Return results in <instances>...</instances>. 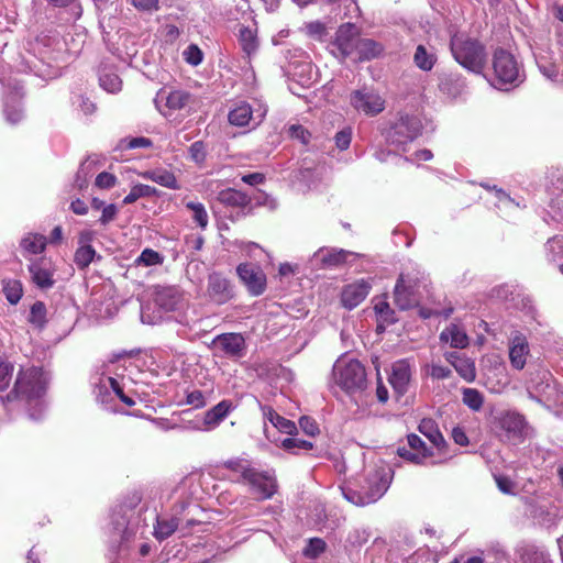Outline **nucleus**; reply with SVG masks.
<instances>
[{"label": "nucleus", "mask_w": 563, "mask_h": 563, "mask_svg": "<svg viewBox=\"0 0 563 563\" xmlns=\"http://www.w3.org/2000/svg\"><path fill=\"white\" fill-rule=\"evenodd\" d=\"M450 51L454 60L464 69L481 75L487 64L486 46L465 32L450 31Z\"/></svg>", "instance_id": "f257e3e1"}, {"label": "nucleus", "mask_w": 563, "mask_h": 563, "mask_svg": "<svg viewBox=\"0 0 563 563\" xmlns=\"http://www.w3.org/2000/svg\"><path fill=\"white\" fill-rule=\"evenodd\" d=\"M428 291V283L420 271L401 273L394 289V300L401 310H407L419 303L423 292Z\"/></svg>", "instance_id": "f03ea898"}, {"label": "nucleus", "mask_w": 563, "mask_h": 563, "mask_svg": "<svg viewBox=\"0 0 563 563\" xmlns=\"http://www.w3.org/2000/svg\"><path fill=\"white\" fill-rule=\"evenodd\" d=\"M46 385L47 379L41 368L30 367L21 369L14 388L8 394L7 399H23L30 405L35 401L36 406H41L40 399L45 393Z\"/></svg>", "instance_id": "7ed1b4c3"}, {"label": "nucleus", "mask_w": 563, "mask_h": 563, "mask_svg": "<svg viewBox=\"0 0 563 563\" xmlns=\"http://www.w3.org/2000/svg\"><path fill=\"white\" fill-rule=\"evenodd\" d=\"M332 378L334 383L349 394L366 388L367 378L363 364L355 360L342 356L333 365Z\"/></svg>", "instance_id": "20e7f679"}, {"label": "nucleus", "mask_w": 563, "mask_h": 563, "mask_svg": "<svg viewBox=\"0 0 563 563\" xmlns=\"http://www.w3.org/2000/svg\"><path fill=\"white\" fill-rule=\"evenodd\" d=\"M493 69V85L499 89H507V86L517 87L525 80V74L515 56L504 48L494 52Z\"/></svg>", "instance_id": "39448f33"}, {"label": "nucleus", "mask_w": 563, "mask_h": 563, "mask_svg": "<svg viewBox=\"0 0 563 563\" xmlns=\"http://www.w3.org/2000/svg\"><path fill=\"white\" fill-rule=\"evenodd\" d=\"M422 122L417 115L400 114L395 122L385 130L384 136L388 144L404 147L413 142L422 133Z\"/></svg>", "instance_id": "423d86ee"}, {"label": "nucleus", "mask_w": 563, "mask_h": 563, "mask_svg": "<svg viewBox=\"0 0 563 563\" xmlns=\"http://www.w3.org/2000/svg\"><path fill=\"white\" fill-rule=\"evenodd\" d=\"M495 433L507 441L522 442L527 435L528 422L517 411H501L492 421Z\"/></svg>", "instance_id": "0eeeda50"}, {"label": "nucleus", "mask_w": 563, "mask_h": 563, "mask_svg": "<svg viewBox=\"0 0 563 563\" xmlns=\"http://www.w3.org/2000/svg\"><path fill=\"white\" fill-rule=\"evenodd\" d=\"M27 272L31 283L41 290L52 289L57 282L55 277L57 268L49 257L31 258L27 264Z\"/></svg>", "instance_id": "6e6552de"}, {"label": "nucleus", "mask_w": 563, "mask_h": 563, "mask_svg": "<svg viewBox=\"0 0 563 563\" xmlns=\"http://www.w3.org/2000/svg\"><path fill=\"white\" fill-rule=\"evenodd\" d=\"M350 101L356 111L369 117L377 115L385 109V100L383 97L378 92L367 88L353 91Z\"/></svg>", "instance_id": "1a4fd4ad"}, {"label": "nucleus", "mask_w": 563, "mask_h": 563, "mask_svg": "<svg viewBox=\"0 0 563 563\" xmlns=\"http://www.w3.org/2000/svg\"><path fill=\"white\" fill-rule=\"evenodd\" d=\"M244 484L250 486V492L255 495L258 500L272 498L277 490L275 475L271 472H261L256 468L249 475Z\"/></svg>", "instance_id": "9d476101"}, {"label": "nucleus", "mask_w": 563, "mask_h": 563, "mask_svg": "<svg viewBox=\"0 0 563 563\" xmlns=\"http://www.w3.org/2000/svg\"><path fill=\"white\" fill-rule=\"evenodd\" d=\"M529 355L528 338L518 330L512 331L508 338V356L511 367L517 371L523 369Z\"/></svg>", "instance_id": "9b49d317"}, {"label": "nucleus", "mask_w": 563, "mask_h": 563, "mask_svg": "<svg viewBox=\"0 0 563 563\" xmlns=\"http://www.w3.org/2000/svg\"><path fill=\"white\" fill-rule=\"evenodd\" d=\"M358 41V29L356 25L353 23L342 24L336 31L333 53L340 55L342 58L352 57Z\"/></svg>", "instance_id": "f8f14e48"}, {"label": "nucleus", "mask_w": 563, "mask_h": 563, "mask_svg": "<svg viewBox=\"0 0 563 563\" xmlns=\"http://www.w3.org/2000/svg\"><path fill=\"white\" fill-rule=\"evenodd\" d=\"M207 296L217 305H224L234 297L231 282L220 273H211L208 276Z\"/></svg>", "instance_id": "ddd939ff"}, {"label": "nucleus", "mask_w": 563, "mask_h": 563, "mask_svg": "<svg viewBox=\"0 0 563 563\" xmlns=\"http://www.w3.org/2000/svg\"><path fill=\"white\" fill-rule=\"evenodd\" d=\"M360 254L345 250L321 247L312 256L311 262L318 268H333L358 257Z\"/></svg>", "instance_id": "4468645a"}, {"label": "nucleus", "mask_w": 563, "mask_h": 563, "mask_svg": "<svg viewBox=\"0 0 563 563\" xmlns=\"http://www.w3.org/2000/svg\"><path fill=\"white\" fill-rule=\"evenodd\" d=\"M212 345L224 356L240 358L246 351L245 339L241 333L229 332L217 335Z\"/></svg>", "instance_id": "2eb2a0df"}, {"label": "nucleus", "mask_w": 563, "mask_h": 563, "mask_svg": "<svg viewBox=\"0 0 563 563\" xmlns=\"http://www.w3.org/2000/svg\"><path fill=\"white\" fill-rule=\"evenodd\" d=\"M236 273L253 296H260L264 292L266 276L258 266L243 263L236 267Z\"/></svg>", "instance_id": "dca6fc26"}, {"label": "nucleus", "mask_w": 563, "mask_h": 563, "mask_svg": "<svg viewBox=\"0 0 563 563\" xmlns=\"http://www.w3.org/2000/svg\"><path fill=\"white\" fill-rule=\"evenodd\" d=\"M266 111L262 104H258L257 109H253L249 103L242 102L229 112L228 119L235 126H245L250 123L257 125L265 117Z\"/></svg>", "instance_id": "f3484780"}, {"label": "nucleus", "mask_w": 563, "mask_h": 563, "mask_svg": "<svg viewBox=\"0 0 563 563\" xmlns=\"http://www.w3.org/2000/svg\"><path fill=\"white\" fill-rule=\"evenodd\" d=\"M397 454L413 464H422L427 457L432 455L431 451L417 434H409L407 437V445L399 446Z\"/></svg>", "instance_id": "a211bd4d"}, {"label": "nucleus", "mask_w": 563, "mask_h": 563, "mask_svg": "<svg viewBox=\"0 0 563 563\" xmlns=\"http://www.w3.org/2000/svg\"><path fill=\"white\" fill-rule=\"evenodd\" d=\"M391 482V470L386 465L375 466L371 470L366 477L365 482L362 485L368 496H372L376 493L377 489L382 488V493L379 494V498L384 496L387 492Z\"/></svg>", "instance_id": "6ab92c4d"}, {"label": "nucleus", "mask_w": 563, "mask_h": 563, "mask_svg": "<svg viewBox=\"0 0 563 563\" xmlns=\"http://www.w3.org/2000/svg\"><path fill=\"white\" fill-rule=\"evenodd\" d=\"M22 99L23 91L21 88H14L4 96L3 115L5 121L11 125H15L24 119Z\"/></svg>", "instance_id": "aec40b11"}, {"label": "nucleus", "mask_w": 563, "mask_h": 563, "mask_svg": "<svg viewBox=\"0 0 563 563\" xmlns=\"http://www.w3.org/2000/svg\"><path fill=\"white\" fill-rule=\"evenodd\" d=\"M190 100V93L185 90H169L161 89L156 98L154 99L157 109L166 115V112L162 109L164 104L170 111H177L184 109Z\"/></svg>", "instance_id": "412c9836"}, {"label": "nucleus", "mask_w": 563, "mask_h": 563, "mask_svg": "<svg viewBox=\"0 0 563 563\" xmlns=\"http://www.w3.org/2000/svg\"><path fill=\"white\" fill-rule=\"evenodd\" d=\"M111 525L113 539L120 538L121 549H123L129 540L136 534V527L130 522L128 510L123 507L113 511L111 516Z\"/></svg>", "instance_id": "4be33fe9"}, {"label": "nucleus", "mask_w": 563, "mask_h": 563, "mask_svg": "<svg viewBox=\"0 0 563 563\" xmlns=\"http://www.w3.org/2000/svg\"><path fill=\"white\" fill-rule=\"evenodd\" d=\"M411 375L412 369L408 360H398L393 363L388 380L398 395L407 393Z\"/></svg>", "instance_id": "5701e85b"}, {"label": "nucleus", "mask_w": 563, "mask_h": 563, "mask_svg": "<svg viewBox=\"0 0 563 563\" xmlns=\"http://www.w3.org/2000/svg\"><path fill=\"white\" fill-rule=\"evenodd\" d=\"M236 408V405L230 399H223L216 406L205 412L201 430L211 431L220 426L221 422Z\"/></svg>", "instance_id": "b1692460"}, {"label": "nucleus", "mask_w": 563, "mask_h": 563, "mask_svg": "<svg viewBox=\"0 0 563 563\" xmlns=\"http://www.w3.org/2000/svg\"><path fill=\"white\" fill-rule=\"evenodd\" d=\"M154 302L163 311H175L183 307L184 295L176 287H161L155 291Z\"/></svg>", "instance_id": "393cba45"}, {"label": "nucleus", "mask_w": 563, "mask_h": 563, "mask_svg": "<svg viewBox=\"0 0 563 563\" xmlns=\"http://www.w3.org/2000/svg\"><path fill=\"white\" fill-rule=\"evenodd\" d=\"M371 284L364 279L350 284L344 287L341 301L347 309H353L358 306L368 295Z\"/></svg>", "instance_id": "a878e982"}, {"label": "nucleus", "mask_w": 563, "mask_h": 563, "mask_svg": "<svg viewBox=\"0 0 563 563\" xmlns=\"http://www.w3.org/2000/svg\"><path fill=\"white\" fill-rule=\"evenodd\" d=\"M444 357L466 382H473L475 379V364L471 358L459 352H446Z\"/></svg>", "instance_id": "bb28decb"}, {"label": "nucleus", "mask_w": 563, "mask_h": 563, "mask_svg": "<svg viewBox=\"0 0 563 563\" xmlns=\"http://www.w3.org/2000/svg\"><path fill=\"white\" fill-rule=\"evenodd\" d=\"M440 341L454 349H465L470 343L464 328L456 323H451L440 333Z\"/></svg>", "instance_id": "cd10ccee"}, {"label": "nucleus", "mask_w": 563, "mask_h": 563, "mask_svg": "<svg viewBox=\"0 0 563 563\" xmlns=\"http://www.w3.org/2000/svg\"><path fill=\"white\" fill-rule=\"evenodd\" d=\"M260 408L264 420L269 421L278 431L286 434H292L297 431V427L294 421L282 417L271 406L260 404Z\"/></svg>", "instance_id": "c85d7f7f"}, {"label": "nucleus", "mask_w": 563, "mask_h": 563, "mask_svg": "<svg viewBox=\"0 0 563 563\" xmlns=\"http://www.w3.org/2000/svg\"><path fill=\"white\" fill-rule=\"evenodd\" d=\"M413 64L422 71H430L438 62L434 47H427L419 44L412 56Z\"/></svg>", "instance_id": "c756f323"}, {"label": "nucleus", "mask_w": 563, "mask_h": 563, "mask_svg": "<svg viewBox=\"0 0 563 563\" xmlns=\"http://www.w3.org/2000/svg\"><path fill=\"white\" fill-rule=\"evenodd\" d=\"M144 179L152 180L168 189H178L179 185L175 175L165 168H154L140 174Z\"/></svg>", "instance_id": "7c9ffc66"}, {"label": "nucleus", "mask_w": 563, "mask_h": 563, "mask_svg": "<svg viewBox=\"0 0 563 563\" xmlns=\"http://www.w3.org/2000/svg\"><path fill=\"white\" fill-rule=\"evenodd\" d=\"M383 52V46L371 38H360L355 46V53L352 56L355 60H369L376 58Z\"/></svg>", "instance_id": "2f4dec72"}, {"label": "nucleus", "mask_w": 563, "mask_h": 563, "mask_svg": "<svg viewBox=\"0 0 563 563\" xmlns=\"http://www.w3.org/2000/svg\"><path fill=\"white\" fill-rule=\"evenodd\" d=\"M47 240L44 235L37 233H27L20 242V247L24 257L37 255L44 252Z\"/></svg>", "instance_id": "473e14b6"}, {"label": "nucleus", "mask_w": 563, "mask_h": 563, "mask_svg": "<svg viewBox=\"0 0 563 563\" xmlns=\"http://www.w3.org/2000/svg\"><path fill=\"white\" fill-rule=\"evenodd\" d=\"M112 377H102L99 379V383L96 384L93 394L97 402L103 406L107 410H112V402L114 400L113 390L111 388L110 382Z\"/></svg>", "instance_id": "72a5a7b5"}, {"label": "nucleus", "mask_w": 563, "mask_h": 563, "mask_svg": "<svg viewBox=\"0 0 563 563\" xmlns=\"http://www.w3.org/2000/svg\"><path fill=\"white\" fill-rule=\"evenodd\" d=\"M218 201L229 207H245L251 202V198L240 190L227 188L218 194Z\"/></svg>", "instance_id": "f704fd0d"}, {"label": "nucleus", "mask_w": 563, "mask_h": 563, "mask_svg": "<svg viewBox=\"0 0 563 563\" xmlns=\"http://www.w3.org/2000/svg\"><path fill=\"white\" fill-rule=\"evenodd\" d=\"M239 43L249 57L254 54L258 48L256 29L242 25L239 29Z\"/></svg>", "instance_id": "c9c22d12"}, {"label": "nucleus", "mask_w": 563, "mask_h": 563, "mask_svg": "<svg viewBox=\"0 0 563 563\" xmlns=\"http://www.w3.org/2000/svg\"><path fill=\"white\" fill-rule=\"evenodd\" d=\"M419 431L427 437L435 448L441 449L445 445V440L434 420L422 419L419 423Z\"/></svg>", "instance_id": "e433bc0d"}, {"label": "nucleus", "mask_w": 563, "mask_h": 563, "mask_svg": "<svg viewBox=\"0 0 563 563\" xmlns=\"http://www.w3.org/2000/svg\"><path fill=\"white\" fill-rule=\"evenodd\" d=\"M99 85L103 90L110 93H115L121 90L122 80L112 68L102 67L99 70Z\"/></svg>", "instance_id": "4c0bfd02"}, {"label": "nucleus", "mask_w": 563, "mask_h": 563, "mask_svg": "<svg viewBox=\"0 0 563 563\" xmlns=\"http://www.w3.org/2000/svg\"><path fill=\"white\" fill-rule=\"evenodd\" d=\"M344 498L355 506H366L376 503L379 499L382 488L377 489L375 494L368 496L363 486L361 490L342 489Z\"/></svg>", "instance_id": "58836bf2"}, {"label": "nucleus", "mask_w": 563, "mask_h": 563, "mask_svg": "<svg viewBox=\"0 0 563 563\" xmlns=\"http://www.w3.org/2000/svg\"><path fill=\"white\" fill-rule=\"evenodd\" d=\"M441 90L452 97L461 95L466 88V79L461 74H450L441 81Z\"/></svg>", "instance_id": "ea45409f"}, {"label": "nucleus", "mask_w": 563, "mask_h": 563, "mask_svg": "<svg viewBox=\"0 0 563 563\" xmlns=\"http://www.w3.org/2000/svg\"><path fill=\"white\" fill-rule=\"evenodd\" d=\"M548 260L559 266L563 274V236H553L545 244Z\"/></svg>", "instance_id": "a19ab883"}, {"label": "nucleus", "mask_w": 563, "mask_h": 563, "mask_svg": "<svg viewBox=\"0 0 563 563\" xmlns=\"http://www.w3.org/2000/svg\"><path fill=\"white\" fill-rule=\"evenodd\" d=\"M520 563H551L548 554L532 544H527L519 550Z\"/></svg>", "instance_id": "79ce46f5"}, {"label": "nucleus", "mask_w": 563, "mask_h": 563, "mask_svg": "<svg viewBox=\"0 0 563 563\" xmlns=\"http://www.w3.org/2000/svg\"><path fill=\"white\" fill-rule=\"evenodd\" d=\"M224 467L232 471L239 477L235 478V482L244 483L249 475L255 470L247 460L244 459H233L224 462Z\"/></svg>", "instance_id": "37998d69"}, {"label": "nucleus", "mask_w": 563, "mask_h": 563, "mask_svg": "<svg viewBox=\"0 0 563 563\" xmlns=\"http://www.w3.org/2000/svg\"><path fill=\"white\" fill-rule=\"evenodd\" d=\"M179 521L177 518L158 517L156 526L154 527V536L157 540H165L170 537L178 528Z\"/></svg>", "instance_id": "c03bdc74"}, {"label": "nucleus", "mask_w": 563, "mask_h": 563, "mask_svg": "<svg viewBox=\"0 0 563 563\" xmlns=\"http://www.w3.org/2000/svg\"><path fill=\"white\" fill-rule=\"evenodd\" d=\"M463 404L473 411H479L484 404V397L481 391L474 388H464L462 393Z\"/></svg>", "instance_id": "a18cd8bd"}, {"label": "nucleus", "mask_w": 563, "mask_h": 563, "mask_svg": "<svg viewBox=\"0 0 563 563\" xmlns=\"http://www.w3.org/2000/svg\"><path fill=\"white\" fill-rule=\"evenodd\" d=\"M46 306L42 301H35L30 309L29 322L36 328H43L47 322Z\"/></svg>", "instance_id": "49530a36"}, {"label": "nucleus", "mask_w": 563, "mask_h": 563, "mask_svg": "<svg viewBox=\"0 0 563 563\" xmlns=\"http://www.w3.org/2000/svg\"><path fill=\"white\" fill-rule=\"evenodd\" d=\"M156 194V189L148 185L137 184L134 185L130 192L124 197L123 203L131 205L142 197H151Z\"/></svg>", "instance_id": "de8ad7c7"}, {"label": "nucleus", "mask_w": 563, "mask_h": 563, "mask_svg": "<svg viewBox=\"0 0 563 563\" xmlns=\"http://www.w3.org/2000/svg\"><path fill=\"white\" fill-rule=\"evenodd\" d=\"M96 256V250L92 246H78L74 255V262L78 268H87Z\"/></svg>", "instance_id": "09e8293b"}, {"label": "nucleus", "mask_w": 563, "mask_h": 563, "mask_svg": "<svg viewBox=\"0 0 563 563\" xmlns=\"http://www.w3.org/2000/svg\"><path fill=\"white\" fill-rule=\"evenodd\" d=\"M537 65L540 73L551 81H558L559 69L558 66L545 56L537 57Z\"/></svg>", "instance_id": "8fccbe9b"}, {"label": "nucleus", "mask_w": 563, "mask_h": 563, "mask_svg": "<svg viewBox=\"0 0 563 563\" xmlns=\"http://www.w3.org/2000/svg\"><path fill=\"white\" fill-rule=\"evenodd\" d=\"M186 208L191 211L194 221L201 229H205L208 225V213L206 211L205 206L201 202L189 201L186 203Z\"/></svg>", "instance_id": "3c124183"}, {"label": "nucleus", "mask_w": 563, "mask_h": 563, "mask_svg": "<svg viewBox=\"0 0 563 563\" xmlns=\"http://www.w3.org/2000/svg\"><path fill=\"white\" fill-rule=\"evenodd\" d=\"M282 448L291 453L299 451H309L313 448L310 441L301 440L298 438H286L282 441Z\"/></svg>", "instance_id": "603ef678"}, {"label": "nucleus", "mask_w": 563, "mask_h": 563, "mask_svg": "<svg viewBox=\"0 0 563 563\" xmlns=\"http://www.w3.org/2000/svg\"><path fill=\"white\" fill-rule=\"evenodd\" d=\"M3 292L5 295L7 300L10 303L15 305L20 301L23 295L22 285L18 280H10L4 285Z\"/></svg>", "instance_id": "864d4df0"}, {"label": "nucleus", "mask_w": 563, "mask_h": 563, "mask_svg": "<svg viewBox=\"0 0 563 563\" xmlns=\"http://www.w3.org/2000/svg\"><path fill=\"white\" fill-rule=\"evenodd\" d=\"M163 260H164L163 256L158 252H156L152 249H145L142 251L140 256L135 260V263L137 265H143V266H153V265L162 264Z\"/></svg>", "instance_id": "5fc2aeb1"}, {"label": "nucleus", "mask_w": 563, "mask_h": 563, "mask_svg": "<svg viewBox=\"0 0 563 563\" xmlns=\"http://www.w3.org/2000/svg\"><path fill=\"white\" fill-rule=\"evenodd\" d=\"M372 533L367 528H355L347 536V542L352 547H362L368 542Z\"/></svg>", "instance_id": "6e6d98bb"}, {"label": "nucleus", "mask_w": 563, "mask_h": 563, "mask_svg": "<svg viewBox=\"0 0 563 563\" xmlns=\"http://www.w3.org/2000/svg\"><path fill=\"white\" fill-rule=\"evenodd\" d=\"M327 548L325 542L320 538H311L303 549V555L309 559H316L324 552Z\"/></svg>", "instance_id": "4d7b16f0"}, {"label": "nucleus", "mask_w": 563, "mask_h": 563, "mask_svg": "<svg viewBox=\"0 0 563 563\" xmlns=\"http://www.w3.org/2000/svg\"><path fill=\"white\" fill-rule=\"evenodd\" d=\"M189 157L198 165L205 163L207 157L206 145L202 141H196L189 146Z\"/></svg>", "instance_id": "13d9d810"}, {"label": "nucleus", "mask_w": 563, "mask_h": 563, "mask_svg": "<svg viewBox=\"0 0 563 563\" xmlns=\"http://www.w3.org/2000/svg\"><path fill=\"white\" fill-rule=\"evenodd\" d=\"M183 56H184V59L192 66H198L202 62V58H203V54H202L201 49L195 44H190L183 52Z\"/></svg>", "instance_id": "bf43d9fd"}, {"label": "nucleus", "mask_w": 563, "mask_h": 563, "mask_svg": "<svg viewBox=\"0 0 563 563\" xmlns=\"http://www.w3.org/2000/svg\"><path fill=\"white\" fill-rule=\"evenodd\" d=\"M289 135L292 139L300 141L302 144H308L311 136L310 132L300 124L290 125Z\"/></svg>", "instance_id": "052dcab7"}, {"label": "nucleus", "mask_w": 563, "mask_h": 563, "mask_svg": "<svg viewBox=\"0 0 563 563\" xmlns=\"http://www.w3.org/2000/svg\"><path fill=\"white\" fill-rule=\"evenodd\" d=\"M335 145L339 150L344 151L349 148L352 140V130L351 128H345L341 131H339L335 134Z\"/></svg>", "instance_id": "680f3d73"}, {"label": "nucleus", "mask_w": 563, "mask_h": 563, "mask_svg": "<svg viewBox=\"0 0 563 563\" xmlns=\"http://www.w3.org/2000/svg\"><path fill=\"white\" fill-rule=\"evenodd\" d=\"M13 373V365L8 362H0V390L9 386Z\"/></svg>", "instance_id": "e2e57ef3"}, {"label": "nucleus", "mask_w": 563, "mask_h": 563, "mask_svg": "<svg viewBox=\"0 0 563 563\" xmlns=\"http://www.w3.org/2000/svg\"><path fill=\"white\" fill-rule=\"evenodd\" d=\"M117 183V177L113 174L102 172L96 178V186L101 189L112 188Z\"/></svg>", "instance_id": "0e129e2a"}, {"label": "nucleus", "mask_w": 563, "mask_h": 563, "mask_svg": "<svg viewBox=\"0 0 563 563\" xmlns=\"http://www.w3.org/2000/svg\"><path fill=\"white\" fill-rule=\"evenodd\" d=\"M186 402L195 408H202L206 406V398L201 390L195 389L187 394Z\"/></svg>", "instance_id": "69168bd1"}, {"label": "nucleus", "mask_w": 563, "mask_h": 563, "mask_svg": "<svg viewBox=\"0 0 563 563\" xmlns=\"http://www.w3.org/2000/svg\"><path fill=\"white\" fill-rule=\"evenodd\" d=\"M305 30L307 34L313 38H321L325 34V27L319 21L306 23Z\"/></svg>", "instance_id": "338daca9"}, {"label": "nucleus", "mask_w": 563, "mask_h": 563, "mask_svg": "<svg viewBox=\"0 0 563 563\" xmlns=\"http://www.w3.org/2000/svg\"><path fill=\"white\" fill-rule=\"evenodd\" d=\"M429 375L434 379H445L452 375V371L440 364H431L429 368Z\"/></svg>", "instance_id": "774afa93"}]
</instances>
